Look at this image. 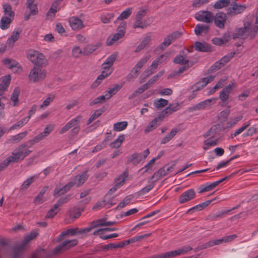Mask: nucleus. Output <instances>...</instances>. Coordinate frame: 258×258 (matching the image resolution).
<instances>
[{
    "instance_id": "obj_57",
    "label": "nucleus",
    "mask_w": 258,
    "mask_h": 258,
    "mask_svg": "<svg viewBox=\"0 0 258 258\" xmlns=\"http://www.w3.org/2000/svg\"><path fill=\"white\" fill-rule=\"evenodd\" d=\"M122 87L121 85H119L118 84H116L114 86V87L112 88L109 89L108 91H106L105 94H109L110 95V98L111 97L112 95H114Z\"/></svg>"
},
{
    "instance_id": "obj_33",
    "label": "nucleus",
    "mask_w": 258,
    "mask_h": 258,
    "mask_svg": "<svg viewBox=\"0 0 258 258\" xmlns=\"http://www.w3.org/2000/svg\"><path fill=\"white\" fill-rule=\"evenodd\" d=\"M174 63L181 65L190 64L191 63L188 59H186L183 55L180 54L175 56L173 60Z\"/></svg>"
},
{
    "instance_id": "obj_41",
    "label": "nucleus",
    "mask_w": 258,
    "mask_h": 258,
    "mask_svg": "<svg viewBox=\"0 0 258 258\" xmlns=\"http://www.w3.org/2000/svg\"><path fill=\"white\" fill-rule=\"evenodd\" d=\"M230 0H218L214 5L216 9H221L227 7L230 4Z\"/></svg>"
},
{
    "instance_id": "obj_26",
    "label": "nucleus",
    "mask_w": 258,
    "mask_h": 258,
    "mask_svg": "<svg viewBox=\"0 0 258 258\" xmlns=\"http://www.w3.org/2000/svg\"><path fill=\"white\" fill-rule=\"evenodd\" d=\"M209 31V27L203 24H198L195 28V32L197 35H199L203 33L207 34Z\"/></svg>"
},
{
    "instance_id": "obj_32",
    "label": "nucleus",
    "mask_w": 258,
    "mask_h": 258,
    "mask_svg": "<svg viewBox=\"0 0 258 258\" xmlns=\"http://www.w3.org/2000/svg\"><path fill=\"white\" fill-rule=\"evenodd\" d=\"M100 46L99 44H96L95 45L89 44L87 45L83 51V54L84 55H89L94 51H95Z\"/></svg>"
},
{
    "instance_id": "obj_62",
    "label": "nucleus",
    "mask_w": 258,
    "mask_h": 258,
    "mask_svg": "<svg viewBox=\"0 0 258 258\" xmlns=\"http://www.w3.org/2000/svg\"><path fill=\"white\" fill-rule=\"evenodd\" d=\"M4 12L5 14L9 16L10 17H14V13L12 11L11 6L9 4H5L3 6Z\"/></svg>"
},
{
    "instance_id": "obj_23",
    "label": "nucleus",
    "mask_w": 258,
    "mask_h": 258,
    "mask_svg": "<svg viewBox=\"0 0 258 258\" xmlns=\"http://www.w3.org/2000/svg\"><path fill=\"white\" fill-rule=\"evenodd\" d=\"M229 35L227 33H225L221 38L215 37L212 39V43L216 45H222L226 43L228 41Z\"/></svg>"
},
{
    "instance_id": "obj_10",
    "label": "nucleus",
    "mask_w": 258,
    "mask_h": 258,
    "mask_svg": "<svg viewBox=\"0 0 258 258\" xmlns=\"http://www.w3.org/2000/svg\"><path fill=\"white\" fill-rule=\"evenodd\" d=\"M196 196L194 189H190L183 192L179 197L178 201L180 204H184L194 199Z\"/></svg>"
},
{
    "instance_id": "obj_21",
    "label": "nucleus",
    "mask_w": 258,
    "mask_h": 258,
    "mask_svg": "<svg viewBox=\"0 0 258 258\" xmlns=\"http://www.w3.org/2000/svg\"><path fill=\"white\" fill-rule=\"evenodd\" d=\"M195 49L201 52L211 51V46L206 42H196L195 44Z\"/></svg>"
},
{
    "instance_id": "obj_35",
    "label": "nucleus",
    "mask_w": 258,
    "mask_h": 258,
    "mask_svg": "<svg viewBox=\"0 0 258 258\" xmlns=\"http://www.w3.org/2000/svg\"><path fill=\"white\" fill-rule=\"evenodd\" d=\"M148 26V24H146V21H143L142 18L136 17V21L133 24V28L136 29L140 28L144 29Z\"/></svg>"
},
{
    "instance_id": "obj_54",
    "label": "nucleus",
    "mask_w": 258,
    "mask_h": 258,
    "mask_svg": "<svg viewBox=\"0 0 258 258\" xmlns=\"http://www.w3.org/2000/svg\"><path fill=\"white\" fill-rule=\"evenodd\" d=\"M3 62L6 66L10 69L14 67H17V65L19 64L15 60L9 58L4 59Z\"/></svg>"
},
{
    "instance_id": "obj_36",
    "label": "nucleus",
    "mask_w": 258,
    "mask_h": 258,
    "mask_svg": "<svg viewBox=\"0 0 258 258\" xmlns=\"http://www.w3.org/2000/svg\"><path fill=\"white\" fill-rule=\"evenodd\" d=\"M30 116H26L13 124L10 128V130H15L26 124L29 120Z\"/></svg>"
},
{
    "instance_id": "obj_49",
    "label": "nucleus",
    "mask_w": 258,
    "mask_h": 258,
    "mask_svg": "<svg viewBox=\"0 0 258 258\" xmlns=\"http://www.w3.org/2000/svg\"><path fill=\"white\" fill-rule=\"evenodd\" d=\"M123 140L124 136H119L117 139L110 144V146L111 148H118L121 145Z\"/></svg>"
},
{
    "instance_id": "obj_34",
    "label": "nucleus",
    "mask_w": 258,
    "mask_h": 258,
    "mask_svg": "<svg viewBox=\"0 0 258 258\" xmlns=\"http://www.w3.org/2000/svg\"><path fill=\"white\" fill-rule=\"evenodd\" d=\"M178 103H177L176 105H172L170 104L168 107H166L162 111L160 114L163 115L164 118L165 116H167L172 112L176 111L178 109Z\"/></svg>"
},
{
    "instance_id": "obj_11",
    "label": "nucleus",
    "mask_w": 258,
    "mask_h": 258,
    "mask_svg": "<svg viewBox=\"0 0 258 258\" xmlns=\"http://www.w3.org/2000/svg\"><path fill=\"white\" fill-rule=\"evenodd\" d=\"M87 172L88 170H85L81 174L75 176L71 181V182L73 183V186L76 185L79 187L82 185L88 178Z\"/></svg>"
},
{
    "instance_id": "obj_7",
    "label": "nucleus",
    "mask_w": 258,
    "mask_h": 258,
    "mask_svg": "<svg viewBox=\"0 0 258 258\" xmlns=\"http://www.w3.org/2000/svg\"><path fill=\"white\" fill-rule=\"evenodd\" d=\"M246 8L245 5H239L235 3V1L231 4L230 7L226 9L227 15L233 17L242 13Z\"/></svg>"
},
{
    "instance_id": "obj_42",
    "label": "nucleus",
    "mask_w": 258,
    "mask_h": 258,
    "mask_svg": "<svg viewBox=\"0 0 258 258\" xmlns=\"http://www.w3.org/2000/svg\"><path fill=\"white\" fill-rule=\"evenodd\" d=\"M133 8H129L123 11L120 15L118 17L116 21H120L127 19L132 14Z\"/></svg>"
},
{
    "instance_id": "obj_60",
    "label": "nucleus",
    "mask_w": 258,
    "mask_h": 258,
    "mask_svg": "<svg viewBox=\"0 0 258 258\" xmlns=\"http://www.w3.org/2000/svg\"><path fill=\"white\" fill-rule=\"evenodd\" d=\"M150 58V56L148 55L141 59L136 64L135 67L141 70L143 66L147 62Z\"/></svg>"
},
{
    "instance_id": "obj_24",
    "label": "nucleus",
    "mask_w": 258,
    "mask_h": 258,
    "mask_svg": "<svg viewBox=\"0 0 258 258\" xmlns=\"http://www.w3.org/2000/svg\"><path fill=\"white\" fill-rule=\"evenodd\" d=\"M214 77L212 76H210L208 77L204 78L202 79V81L201 82H199L196 85V90L198 91L200 90L201 88L205 87L208 83L212 82L214 79Z\"/></svg>"
},
{
    "instance_id": "obj_25",
    "label": "nucleus",
    "mask_w": 258,
    "mask_h": 258,
    "mask_svg": "<svg viewBox=\"0 0 258 258\" xmlns=\"http://www.w3.org/2000/svg\"><path fill=\"white\" fill-rule=\"evenodd\" d=\"M22 31L20 30H15L13 32L11 37L8 40V44L10 46H13L15 42L18 40L20 37V34Z\"/></svg>"
},
{
    "instance_id": "obj_46",
    "label": "nucleus",
    "mask_w": 258,
    "mask_h": 258,
    "mask_svg": "<svg viewBox=\"0 0 258 258\" xmlns=\"http://www.w3.org/2000/svg\"><path fill=\"white\" fill-rule=\"evenodd\" d=\"M25 246H23V243L13 249V256L12 258H21L23 249Z\"/></svg>"
},
{
    "instance_id": "obj_4",
    "label": "nucleus",
    "mask_w": 258,
    "mask_h": 258,
    "mask_svg": "<svg viewBox=\"0 0 258 258\" xmlns=\"http://www.w3.org/2000/svg\"><path fill=\"white\" fill-rule=\"evenodd\" d=\"M43 67L34 66L30 71L28 76L30 82L37 83L43 81L46 76V71Z\"/></svg>"
},
{
    "instance_id": "obj_15",
    "label": "nucleus",
    "mask_w": 258,
    "mask_h": 258,
    "mask_svg": "<svg viewBox=\"0 0 258 258\" xmlns=\"http://www.w3.org/2000/svg\"><path fill=\"white\" fill-rule=\"evenodd\" d=\"M164 119V115L160 114L158 117L155 118L146 127L145 132L149 133L156 128L160 123L161 121Z\"/></svg>"
},
{
    "instance_id": "obj_52",
    "label": "nucleus",
    "mask_w": 258,
    "mask_h": 258,
    "mask_svg": "<svg viewBox=\"0 0 258 258\" xmlns=\"http://www.w3.org/2000/svg\"><path fill=\"white\" fill-rule=\"evenodd\" d=\"M168 100L160 98L159 99L156 100L154 101V105L155 107L159 108L166 106L168 104Z\"/></svg>"
},
{
    "instance_id": "obj_20",
    "label": "nucleus",
    "mask_w": 258,
    "mask_h": 258,
    "mask_svg": "<svg viewBox=\"0 0 258 258\" xmlns=\"http://www.w3.org/2000/svg\"><path fill=\"white\" fill-rule=\"evenodd\" d=\"M78 228H74V229H69L64 231L62 232L60 235L58 236L57 238V241L59 242L61 241L64 237H66L68 236H74L77 234H78Z\"/></svg>"
},
{
    "instance_id": "obj_27",
    "label": "nucleus",
    "mask_w": 258,
    "mask_h": 258,
    "mask_svg": "<svg viewBox=\"0 0 258 258\" xmlns=\"http://www.w3.org/2000/svg\"><path fill=\"white\" fill-rule=\"evenodd\" d=\"M232 89V86L229 85L226 88H224L220 92L219 98L223 101L225 102L228 99V96L230 90Z\"/></svg>"
},
{
    "instance_id": "obj_47",
    "label": "nucleus",
    "mask_w": 258,
    "mask_h": 258,
    "mask_svg": "<svg viewBox=\"0 0 258 258\" xmlns=\"http://www.w3.org/2000/svg\"><path fill=\"white\" fill-rule=\"evenodd\" d=\"M123 244H120L118 243H110L109 244L103 245L101 246V248L103 251H106L108 249H116L118 248H122V246Z\"/></svg>"
},
{
    "instance_id": "obj_22",
    "label": "nucleus",
    "mask_w": 258,
    "mask_h": 258,
    "mask_svg": "<svg viewBox=\"0 0 258 258\" xmlns=\"http://www.w3.org/2000/svg\"><path fill=\"white\" fill-rule=\"evenodd\" d=\"M58 4L54 2L51 5L49 10L46 14V18L49 20H52L54 18L56 13L57 11Z\"/></svg>"
},
{
    "instance_id": "obj_37",
    "label": "nucleus",
    "mask_w": 258,
    "mask_h": 258,
    "mask_svg": "<svg viewBox=\"0 0 258 258\" xmlns=\"http://www.w3.org/2000/svg\"><path fill=\"white\" fill-rule=\"evenodd\" d=\"M27 132L25 131L12 137L9 141L13 143H18L21 141L27 135Z\"/></svg>"
},
{
    "instance_id": "obj_43",
    "label": "nucleus",
    "mask_w": 258,
    "mask_h": 258,
    "mask_svg": "<svg viewBox=\"0 0 258 258\" xmlns=\"http://www.w3.org/2000/svg\"><path fill=\"white\" fill-rule=\"evenodd\" d=\"M11 22L10 18L7 17H4L2 18L0 21V28L3 30L8 29Z\"/></svg>"
},
{
    "instance_id": "obj_50",
    "label": "nucleus",
    "mask_w": 258,
    "mask_h": 258,
    "mask_svg": "<svg viewBox=\"0 0 258 258\" xmlns=\"http://www.w3.org/2000/svg\"><path fill=\"white\" fill-rule=\"evenodd\" d=\"M140 70L138 68H137L135 66L132 70L131 73L127 75V79L128 81H130L134 78H136L140 72Z\"/></svg>"
},
{
    "instance_id": "obj_45",
    "label": "nucleus",
    "mask_w": 258,
    "mask_h": 258,
    "mask_svg": "<svg viewBox=\"0 0 258 258\" xmlns=\"http://www.w3.org/2000/svg\"><path fill=\"white\" fill-rule=\"evenodd\" d=\"M116 56L117 55L115 53L111 54L106 59L105 62L102 64V66L109 67V68L110 69V67L112 66L113 62L115 61L116 58Z\"/></svg>"
},
{
    "instance_id": "obj_3",
    "label": "nucleus",
    "mask_w": 258,
    "mask_h": 258,
    "mask_svg": "<svg viewBox=\"0 0 258 258\" xmlns=\"http://www.w3.org/2000/svg\"><path fill=\"white\" fill-rule=\"evenodd\" d=\"M249 36L251 39H252L255 37L250 29V23H244L243 28H239L236 29L232 35V38L234 39L240 38L243 40Z\"/></svg>"
},
{
    "instance_id": "obj_64",
    "label": "nucleus",
    "mask_w": 258,
    "mask_h": 258,
    "mask_svg": "<svg viewBox=\"0 0 258 258\" xmlns=\"http://www.w3.org/2000/svg\"><path fill=\"white\" fill-rule=\"evenodd\" d=\"M217 132V126L215 125L210 128L204 135V137L207 138L209 136L213 137Z\"/></svg>"
},
{
    "instance_id": "obj_44",
    "label": "nucleus",
    "mask_w": 258,
    "mask_h": 258,
    "mask_svg": "<svg viewBox=\"0 0 258 258\" xmlns=\"http://www.w3.org/2000/svg\"><path fill=\"white\" fill-rule=\"evenodd\" d=\"M127 125L126 121L118 122L113 124V130L117 132H120L125 129Z\"/></svg>"
},
{
    "instance_id": "obj_12",
    "label": "nucleus",
    "mask_w": 258,
    "mask_h": 258,
    "mask_svg": "<svg viewBox=\"0 0 258 258\" xmlns=\"http://www.w3.org/2000/svg\"><path fill=\"white\" fill-rule=\"evenodd\" d=\"M53 130V126L52 125H47L43 132H41L31 140L34 144L37 143L47 137Z\"/></svg>"
},
{
    "instance_id": "obj_55",
    "label": "nucleus",
    "mask_w": 258,
    "mask_h": 258,
    "mask_svg": "<svg viewBox=\"0 0 258 258\" xmlns=\"http://www.w3.org/2000/svg\"><path fill=\"white\" fill-rule=\"evenodd\" d=\"M59 209L58 208L57 209H54V205L53 208L50 209L46 215L45 218V219H52L53 218L58 212L59 211Z\"/></svg>"
},
{
    "instance_id": "obj_53",
    "label": "nucleus",
    "mask_w": 258,
    "mask_h": 258,
    "mask_svg": "<svg viewBox=\"0 0 258 258\" xmlns=\"http://www.w3.org/2000/svg\"><path fill=\"white\" fill-rule=\"evenodd\" d=\"M104 112L103 109H99L96 110L94 113L90 116L89 119L88 120L87 124L89 125L93 121L97 119L99 116H100L102 113Z\"/></svg>"
},
{
    "instance_id": "obj_18",
    "label": "nucleus",
    "mask_w": 258,
    "mask_h": 258,
    "mask_svg": "<svg viewBox=\"0 0 258 258\" xmlns=\"http://www.w3.org/2000/svg\"><path fill=\"white\" fill-rule=\"evenodd\" d=\"M71 27L74 30L82 29L84 27L83 21L77 17H73L69 20Z\"/></svg>"
},
{
    "instance_id": "obj_1",
    "label": "nucleus",
    "mask_w": 258,
    "mask_h": 258,
    "mask_svg": "<svg viewBox=\"0 0 258 258\" xmlns=\"http://www.w3.org/2000/svg\"><path fill=\"white\" fill-rule=\"evenodd\" d=\"M34 144L31 139L17 147L12 152L11 155L0 164V171L6 168L10 163H18L22 161L32 152L29 148Z\"/></svg>"
},
{
    "instance_id": "obj_48",
    "label": "nucleus",
    "mask_w": 258,
    "mask_h": 258,
    "mask_svg": "<svg viewBox=\"0 0 258 258\" xmlns=\"http://www.w3.org/2000/svg\"><path fill=\"white\" fill-rule=\"evenodd\" d=\"M71 198V195H67L65 197H62L59 199L57 202L54 204V209H57L59 206L62 204L67 203L70 200Z\"/></svg>"
},
{
    "instance_id": "obj_30",
    "label": "nucleus",
    "mask_w": 258,
    "mask_h": 258,
    "mask_svg": "<svg viewBox=\"0 0 258 258\" xmlns=\"http://www.w3.org/2000/svg\"><path fill=\"white\" fill-rule=\"evenodd\" d=\"M155 181L153 179H151V177L148 180V183L150 184L143 188L139 191L140 195H145L146 194L149 192L151 189H152L155 185Z\"/></svg>"
},
{
    "instance_id": "obj_31",
    "label": "nucleus",
    "mask_w": 258,
    "mask_h": 258,
    "mask_svg": "<svg viewBox=\"0 0 258 258\" xmlns=\"http://www.w3.org/2000/svg\"><path fill=\"white\" fill-rule=\"evenodd\" d=\"M178 132V129L173 128L169 134H168L164 138H163L162 139L161 141V144H165L166 143L170 141L172 139H173L175 137V136L176 135Z\"/></svg>"
},
{
    "instance_id": "obj_5",
    "label": "nucleus",
    "mask_w": 258,
    "mask_h": 258,
    "mask_svg": "<svg viewBox=\"0 0 258 258\" xmlns=\"http://www.w3.org/2000/svg\"><path fill=\"white\" fill-rule=\"evenodd\" d=\"M78 242V240L76 239L70 240H65L61 244L54 248L53 250V253L54 254H60L64 251L76 245Z\"/></svg>"
},
{
    "instance_id": "obj_61",
    "label": "nucleus",
    "mask_w": 258,
    "mask_h": 258,
    "mask_svg": "<svg viewBox=\"0 0 258 258\" xmlns=\"http://www.w3.org/2000/svg\"><path fill=\"white\" fill-rule=\"evenodd\" d=\"M132 199V198L131 196L126 197L124 199V200L118 204L116 209L123 208L124 207H125L126 205H128L130 203Z\"/></svg>"
},
{
    "instance_id": "obj_17",
    "label": "nucleus",
    "mask_w": 258,
    "mask_h": 258,
    "mask_svg": "<svg viewBox=\"0 0 258 258\" xmlns=\"http://www.w3.org/2000/svg\"><path fill=\"white\" fill-rule=\"evenodd\" d=\"M72 184L73 183L71 182V181H70L66 185H65L64 186L62 187L57 185L55 187V189L54 190L53 196H59L60 195L66 194L67 192L70 190L72 187H73Z\"/></svg>"
},
{
    "instance_id": "obj_40",
    "label": "nucleus",
    "mask_w": 258,
    "mask_h": 258,
    "mask_svg": "<svg viewBox=\"0 0 258 258\" xmlns=\"http://www.w3.org/2000/svg\"><path fill=\"white\" fill-rule=\"evenodd\" d=\"M36 178H37V176L34 175L27 179L22 184L21 189L23 190L27 189Z\"/></svg>"
},
{
    "instance_id": "obj_51",
    "label": "nucleus",
    "mask_w": 258,
    "mask_h": 258,
    "mask_svg": "<svg viewBox=\"0 0 258 258\" xmlns=\"http://www.w3.org/2000/svg\"><path fill=\"white\" fill-rule=\"evenodd\" d=\"M38 234V233L36 231L31 232L28 235L25 237L22 241L23 246H26L30 241L35 238Z\"/></svg>"
},
{
    "instance_id": "obj_14",
    "label": "nucleus",
    "mask_w": 258,
    "mask_h": 258,
    "mask_svg": "<svg viewBox=\"0 0 258 258\" xmlns=\"http://www.w3.org/2000/svg\"><path fill=\"white\" fill-rule=\"evenodd\" d=\"M172 169H173V166H170L166 169L165 168V167L161 168L151 176V179H153L154 181H157L162 177L167 175Z\"/></svg>"
},
{
    "instance_id": "obj_2",
    "label": "nucleus",
    "mask_w": 258,
    "mask_h": 258,
    "mask_svg": "<svg viewBox=\"0 0 258 258\" xmlns=\"http://www.w3.org/2000/svg\"><path fill=\"white\" fill-rule=\"evenodd\" d=\"M27 57L35 64V66L45 67L48 64V61L44 55L37 50H29L27 53Z\"/></svg>"
},
{
    "instance_id": "obj_8",
    "label": "nucleus",
    "mask_w": 258,
    "mask_h": 258,
    "mask_svg": "<svg viewBox=\"0 0 258 258\" xmlns=\"http://www.w3.org/2000/svg\"><path fill=\"white\" fill-rule=\"evenodd\" d=\"M195 18L199 21L210 23L213 21L214 16L211 12L203 11L197 13Z\"/></svg>"
},
{
    "instance_id": "obj_28",
    "label": "nucleus",
    "mask_w": 258,
    "mask_h": 258,
    "mask_svg": "<svg viewBox=\"0 0 258 258\" xmlns=\"http://www.w3.org/2000/svg\"><path fill=\"white\" fill-rule=\"evenodd\" d=\"M142 160V156L137 153L133 154L127 158L126 162L127 164L133 162L135 165L139 164Z\"/></svg>"
},
{
    "instance_id": "obj_6",
    "label": "nucleus",
    "mask_w": 258,
    "mask_h": 258,
    "mask_svg": "<svg viewBox=\"0 0 258 258\" xmlns=\"http://www.w3.org/2000/svg\"><path fill=\"white\" fill-rule=\"evenodd\" d=\"M125 26L126 23L125 22H121L120 26L118 27V32L114 34L112 37H109L107 39L106 42L107 45H111L115 41L122 38L124 36Z\"/></svg>"
},
{
    "instance_id": "obj_39",
    "label": "nucleus",
    "mask_w": 258,
    "mask_h": 258,
    "mask_svg": "<svg viewBox=\"0 0 258 258\" xmlns=\"http://www.w3.org/2000/svg\"><path fill=\"white\" fill-rule=\"evenodd\" d=\"M11 81V77L10 75L6 76L2 83L0 84V90L4 92L8 87Z\"/></svg>"
},
{
    "instance_id": "obj_19",
    "label": "nucleus",
    "mask_w": 258,
    "mask_h": 258,
    "mask_svg": "<svg viewBox=\"0 0 258 258\" xmlns=\"http://www.w3.org/2000/svg\"><path fill=\"white\" fill-rule=\"evenodd\" d=\"M181 35L182 33L181 32L179 31H175L166 36L164 39V41L166 42V44L168 46L172 42L179 38Z\"/></svg>"
},
{
    "instance_id": "obj_9",
    "label": "nucleus",
    "mask_w": 258,
    "mask_h": 258,
    "mask_svg": "<svg viewBox=\"0 0 258 258\" xmlns=\"http://www.w3.org/2000/svg\"><path fill=\"white\" fill-rule=\"evenodd\" d=\"M227 13L225 14L223 12L216 13L213 19L215 25L219 28L224 29L227 20Z\"/></svg>"
},
{
    "instance_id": "obj_59",
    "label": "nucleus",
    "mask_w": 258,
    "mask_h": 258,
    "mask_svg": "<svg viewBox=\"0 0 258 258\" xmlns=\"http://www.w3.org/2000/svg\"><path fill=\"white\" fill-rule=\"evenodd\" d=\"M114 17L113 13H108L101 17V21L104 24L108 23L110 20Z\"/></svg>"
},
{
    "instance_id": "obj_56",
    "label": "nucleus",
    "mask_w": 258,
    "mask_h": 258,
    "mask_svg": "<svg viewBox=\"0 0 258 258\" xmlns=\"http://www.w3.org/2000/svg\"><path fill=\"white\" fill-rule=\"evenodd\" d=\"M179 255H181L180 251L179 249L163 253L164 258H172Z\"/></svg>"
},
{
    "instance_id": "obj_63",
    "label": "nucleus",
    "mask_w": 258,
    "mask_h": 258,
    "mask_svg": "<svg viewBox=\"0 0 258 258\" xmlns=\"http://www.w3.org/2000/svg\"><path fill=\"white\" fill-rule=\"evenodd\" d=\"M230 212V210H224L221 211H218L211 216V218L213 220H215L218 218L222 217L223 215L227 214Z\"/></svg>"
},
{
    "instance_id": "obj_16",
    "label": "nucleus",
    "mask_w": 258,
    "mask_h": 258,
    "mask_svg": "<svg viewBox=\"0 0 258 258\" xmlns=\"http://www.w3.org/2000/svg\"><path fill=\"white\" fill-rule=\"evenodd\" d=\"M81 118V116L79 115L71 120L63 127L61 128L59 131V133L60 134H62L67 132L72 127L77 126L78 123L80 121Z\"/></svg>"
},
{
    "instance_id": "obj_58",
    "label": "nucleus",
    "mask_w": 258,
    "mask_h": 258,
    "mask_svg": "<svg viewBox=\"0 0 258 258\" xmlns=\"http://www.w3.org/2000/svg\"><path fill=\"white\" fill-rule=\"evenodd\" d=\"M235 52H230L223 56L221 59L220 61L222 62V66H224L226 63L229 62L230 60L234 56Z\"/></svg>"
},
{
    "instance_id": "obj_29",
    "label": "nucleus",
    "mask_w": 258,
    "mask_h": 258,
    "mask_svg": "<svg viewBox=\"0 0 258 258\" xmlns=\"http://www.w3.org/2000/svg\"><path fill=\"white\" fill-rule=\"evenodd\" d=\"M110 98V95L108 94H105L104 95L100 96L94 99H93L90 103V106H93L96 104H101L105 102L106 100L109 99Z\"/></svg>"
},
{
    "instance_id": "obj_13",
    "label": "nucleus",
    "mask_w": 258,
    "mask_h": 258,
    "mask_svg": "<svg viewBox=\"0 0 258 258\" xmlns=\"http://www.w3.org/2000/svg\"><path fill=\"white\" fill-rule=\"evenodd\" d=\"M11 246L4 240L0 241V258H7L10 256Z\"/></svg>"
},
{
    "instance_id": "obj_38",
    "label": "nucleus",
    "mask_w": 258,
    "mask_h": 258,
    "mask_svg": "<svg viewBox=\"0 0 258 258\" xmlns=\"http://www.w3.org/2000/svg\"><path fill=\"white\" fill-rule=\"evenodd\" d=\"M20 92V88L18 87H16L14 89L13 92L11 95V100L13 102L14 106L17 105V104L19 102L18 97L19 96Z\"/></svg>"
}]
</instances>
